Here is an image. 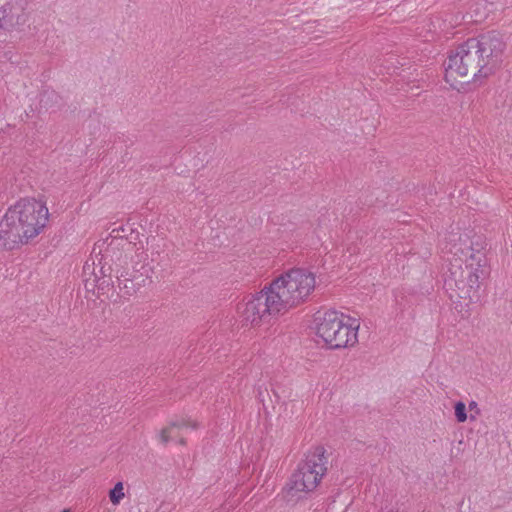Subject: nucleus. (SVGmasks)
Here are the masks:
<instances>
[{"instance_id":"obj_6","label":"nucleus","mask_w":512,"mask_h":512,"mask_svg":"<svg viewBox=\"0 0 512 512\" xmlns=\"http://www.w3.org/2000/svg\"><path fill=\"white\" fill-rule=\"evenodd\" d=\"M342 314L327 311L317 318V335L332 349H339L357 342L358 326L352 327L343 322Z\"/></svg>"},{"instance_id":"obj_1","label":"nucleus","mask_w":512,"mask_h":512,"mask_svg":"<svg viewBox=\"0 0 512 512\" xmlns=\"http://www.w3.org/2000/svg\"><path fill=\"white\" fill-rule=\"evenodd\" d=\"M506 44L495 31L469 38L445 62V80L451 86L487 77L501 62Z\"/></svg>"},{"instance_id":"obj_24","label":"nucleus","mask_w":512,"mask_h":512,"mask_svg":"<svg viewBox=\"0 0 512 512\" xmlns=\"http://www.w3.org/2000/svg\"><path fill=\"white\" fill-rule=\"evenodd\" d=\"M475 419H476V415L471 414L470 415V420L474 421Z\"/></svg>"},{"instance_id":"obj_19","label":"nucleus","mask_w":512,"mask_h":512,"mask_svg":"<svg viewBox=\"0 0 512 512\" xmlns=\"http://www.w3.org/2000/svg\"><path fill=\"white\" fill-rule=\"evenodd\" d=\"M174 509V506L170 503H162L158 509L160 512H171Z\"/></svg>"},{"instance_id":"obj_26","label":"nucleus","mask_w":512,"mask_h":512,"mask_svg":"<svg viewBox=\"0 0 512 512\" xmlns=\"http://www.w3.org/2000/svg\"><path fill=\"white\" fill-rule=\"evenodd\" d=\"M62 512H69L68 510H63Z\"/></svg>"},{"instance_id":"obj_8","label":"nucleus","mask_w":512,"mask_h":512,"mask_svg":"<svg viewBox=\"0 0 512 512\" xmlns=\"http://www.w3.org/2000/svg\"><path fill=\"white\" fill-rule=\"evenodd\" d=\"M24 0H0V42L7 41L10 34L24 24Z\"/></svg>"},{"instance_id":"obj_15","label":"nucleus","mask_w":512,"mask_h":512,"mask_svg":"<svg viewBox=\"0 0 512 512\" xmlns=\"http://www.w3.org/2000/svg\"><path fill=\"white\" fill-rule=\"evenodd\" d=\"M124 231H125V229H124L123 225H120L119 227L112 229L111 234H110L112 241L117 240V239H122L124 237L122 235V233Z\"/></svg>"},{"instance_id":"obj_12","label":"nucleus","mask_w":512,"mask_h":512,"mask_svg":"<svg viewBox=\"0 0 512 512\" xmlns=\"http://www.w3.org/2000/svg\"><path fill=\"white\" fill-rule=\"evenodd\" d=\"M455 417L458 422L463 423L467 420L468 416L466 413V405L462 401H458L455 403Z\"/></svg>"},{"instance_id":"obj_22","label":"nucleus","mask_w":512,"mask_h":512,"mask_svg":"<svg viewBox=\"0 0 512 512\" xmlns=\"http://www.w3.org/2000/svg\"><path fill=\"white\" fill-rule=\"evenodd\" d=\"M271 390H272V392H273V394H274V396H275V398H276V401H279L280 397H279V395L277 394V392L275 391V389H274V388H272Z\"/></svg>"},{"instance_id":"obj_11","label":"nucleus","mask_w":512,"mask_h":512,"mask_svg":"<svg viewBox=\"0 0 512 512\" xmlns=\"http://www.w3.org/2000/svg\"><path fill=\"white\" fill-rule=\"evenodd\" d=\"M124 486L122 482H118L114 488L109 492V498L112 504L118 505L124 499Z\"/></svg>"},{"instance_id":"obj_25","label":"nucleus","mask_w":512,"mask_h":512,"mask_svg":"<svg viewBox=\"0 0 512 512\" xmlns=\"http://www.w3.org/2000/svg\"><path fill=\"white\" fill-rule=\"evenodd\" d=\"M506 4L512 5V0H505Z\"/></svg>"},{"instance_id":"obj_18","label":"nucleus","mask_w":512,"mask_h":512,"mask_svg":"<svg viewBox=\"0 0 512 512\" xmlns=\"http://www.w3.org/2000/svg\"><path fill=\"white\" fill-rule=\"evenodd\" d=\"M265 393H266L267 395L269 394V393H268V389H267V388H265V390L263 391V390H262V388H261V386H260V387L258 388V394H257V396H258L259 400L263 403V405H264V406H265Z\"/></svg>"},{"instance_id":"obj_14","label":"nucleus","mask_w":512,"mask_h":512,"mask_svg":"<svg viewBox=\"0 0 512 512\" xmlns=\"http://www.w3.org/2000/svg\"><path fill=\"white\" fill-rule=\"evenodd\" d=\"M188 425H191L192 428H197V423H191L185 420L173 421L170 423L169 427H171V429L173 430V428H182Z\"/></svg>"},{"instance_id":"obj_23","label":"nucleus","mask_w":512,"mask_h":512,"mask_svg":"<svg viewBox=\"0 0 512 512\" xmlns=\"http://www.w3.org/2000/svg\"><path fill=\"white\" fill-rule=\"evenodd\" d=\"M179 444H181V445H186V440H185V438L181 437V438L179 439Z\"/></svg>"},{"instance_id":"obj_2","label":"nucleus","mask_w":512,"mask_h":512,"mask_svg":"<svg viewBox=\"0 0 512 512\" xmlns=\"http://www.w3.org/2000/svg\"><path fill=\"white\" fill-rule=\"evenodd\" d=\"M49 220L46 204L23 198L8 208L0 220V249L11 250L38 236Z\"/></svg>"},{"instance_id":"obj_16","label":"nucleus","mask_w":512,"mask_h":512,"mask_svg":"<svg viewBox=\"0 0 512 512\" xmlns=\"http://www.w3.org/2000/svg\"><path fill=\"white\" fill-rule=\"evenodd\" d=\"M137 257L139 258V261L135 263V265L133 266V273H135V270L136 269H140V266L142 264H145V260H147V257L148 255L142 251L140 254H137Z\"/></svg>"},{"instance_id":"obj_9","label":"nucleus","mask_w":512,"mask_h":512,"mask_svg":"<svg viewBox=\"0 0 512 512\" xmlns=\"http://www.w3.org/2000/svg\"><path fill=\"white\" fill-rule=\"evenodd\" d=\"M105 270L101 258L96 255L90 257L83 266L84 287L92 296H99L108 286Z\"/></svg>"},{"instance_id":"obj_21","label":"nucleus","mask_w":512,"mask_h":512,"mask_svg":"<svg viewBox=\"0 0 512 512\" xmlns=\"http://www.w3.org/2000/svg\"><path fill=\"white\" fill-rule=\"evenodd\" d=\"M135 232L133 229L130 230V244L133 242L132 240H137L138 239V236H139V233L137 232L136 235L134 236Z\"/></svg>"},{"instance_id":"obj_13","label":"nucleus","mask_w":512,"mask_h":512,"mask_svg":"<svg viewBox=\"0 0 512 512\" xmlns=\"http://www.w3.org/2000/svg\"><path fill=\"white\" fill-rule=\"evenodd\" d=\"M159 438L162 444H167L172 438V429L167 426L163 428L159 433Z\"/></svg>"},{"instance_id":"obj_20","label":"nucleus","mask_w":512,"mask_h":512,"mask_svg":"<svg viewBox=\"0 0 512 512\" xmlns=\"http://www.w3.org/2000/svg\"><path fill=\"white\" fill-rule=\"evenodd\" d=\"M469 410L475 412L476 415L480 414V409L475 401H471L468 405Z\"/></svg>"},{"instance_id":"obj_3","label":"nucleus","mask_w":512,"mask_h":512,"mask_svg":"<svg viewBox=\"0 0 512 512\" xmlns=\"http://www.w3.org/2000/svg\"><path fill=\"white\" fill-rule=\"evenodd\" d=\"M452 257L447 258L449 262L448 271L444 277V288L452 301L461 299L474 302L479 299V272L482 262H485L484 254L480 251L474 252L471 247L463 250L453 245L449 250Z\"/></svg>"},{"instance_id":"obj_5","label":"nucleus","mask_w":512,"mask_h":512,"mask_svg":"<svg viewBox=\"0 0 512 512\" xmlns=\"http://www.w3.org/2000/svg\"><path fill=\"white\" fill-rule=\"evenodd\" d=\"M325 452L323 446H317L307 453L305 460L298 465L287 484L288 493H307L317 487L327 471Z\"/></svg>"},{"instance_id":"obj_7","label":"nucleus","mask_w":512,"mask_h":512,"mask_svg":"<svg viewBox=\"0 0 512 512\" xmlns=\"http://www.w3.org/2000/svg\"><path fill=\"white\" fill-rule=\"evenodd\" d=\"M284 307L272 292L271 283L253 295L241 310L243 321L252 326L259 325L272 315L283 313Z\"/></svg>"},{"instance_id":"obj_4","label":"nucleus","mask_w":512,"mask_h":512,"mask_svg":"<svg viewBox=\"0 0 512 512\" xmlns=\"http://www.w3.org/2000/svg\"><path fill=\"white\" fill-rule=\"evenodd\" d=\"M315 288V276L302 268H294L271 282V289L284 307V311L306 300Z\"/></svg>"},{"instance_id":"obj_17","label":"nucleus","mask_w":512,"mask_h":512,"mask_svg":"<svg viewBox=\"0 0 512 512\" xmlns=\"http://www.w3.org/2000/svg\"><path fill=\"white\" fill-rule=\"evenodd\" d=\"M117 280H118V284L119 286H123L124 288H126L127 286V278L125 277V272H121L120 275L117 276Z\"/></svg>"},{"instance_id":"obj_10","label":"nucleus","mask_w":512,"mask_h":512,"mask_svg":"<svg viewBox=\"0 0 512 512\" xmlns=\"http://www.w3.org/2000/svg\"><path fill=\"white\" fill-rule=\"evenodd\" d=\"M151 268L147 264H142L140 269H136L135 273L130 275V282L133 283L134 287L139 289L145 286L147 282H150Z\"/></svg>"}]
</instances>
